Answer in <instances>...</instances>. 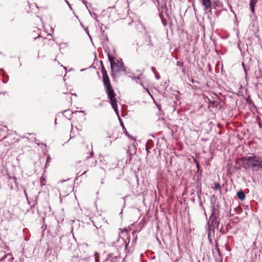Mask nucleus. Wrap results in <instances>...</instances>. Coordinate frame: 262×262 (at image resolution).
<instances>
[{"mask_svg":"<svg viewBox=\"0 0 262 262\" xmlns=\"http://www.w3.org/2000/svg\"><path fill=\"white\" fill-rule=\"evenodd\" d=\"M102 77L103 82L105 88L106 89V92L108 98H109L111 101L112 107L114 108V111L116 112V113L118 114L117 100L115 98V92L111 84L109 77L108 75L103 76Z\"/></svg>","mask_w":262,"mask_h":262,"instance_id":"nucleus-1","label":"nucleus"},{"mask_svg":"<svg viewBox=\"0 0 262 262\" xmlns=\"http://www.w3.org/2000/svg\"><path fill=\"white\" fill-rule=\"evenodd\" d=\"M237 196L238 198L241 201L245 200V199L246 198L245 194L244 193V192H243V190H241V191L237 192Z\"/></svg>","mask_w":262,"mask_h":262,"instance_id":"nucleus-10","label":"nucleus"},{"mask_svg":"<svg viewBox=\"0 0 262 262\" xmlns=\"http://www.w3.org/2000/svg\"><path fill=\"white\" fill-rule=\"evenodd\" d=\"M85 31H86V32H87V34H88V35H89V36H90V34H89V31H88V28L85 29Z\"/></svg>","mask_w":262,"mask_h":262,"instance_id":"nucleus-28","label":"nucleus"},{"mask_svg":"<svg viewBox=\"0 0 262 262\" xmlns=\"http://www.w3.org/2000/svg\"><path fill=\"white\" fill-rule=\"evenodd\" d=\"M93 156H94V152H93V151H92L90 152V156L86 157V159H85V160H88L89 159H90L91 157H92Z\"/></svg>","mask_w":262,"mask_h":262,"instance_id":"nucleus-21","label":"nucleus"},{"mask_svg":"<svg viewBox=\"0 0 262 262\" xmlns=\"http://www.w3.org/2000/svg\"><path fill=\"white\" fill-rule=\"evenodd\" d=\"M258 168H262V161L259 160L258 159V162H257V170Z\"/></svg>","mask_w":262,"mask_h":262,"instance_id":"nucleus-13","label":"nucleus"},{"mask_svg":"<svg viewBox=\"0 0 262 262\" xmlns=\"http://www.w3.org/2000/svg\"><path fill=\"white\" fill-rule=\"evenodd\" d=\"M134 23L135 24L136 29L138 30L139 31H142V30H145V27L143 26V25L141 23V21L140 20L136 21L135 22L132 21V23L129 22L128 24V25H131Z\"/></svg>","mask_w":262,"mask_h":262,"instance_id":"nucleus-7","label":"nucleus"},{"mask_svg":"<svg viewBox=\"0 0 262 262\" xmlns=\"http://www.w3.org/2000/svg\"><path fill=\"white\" fill-rule=\"evenodd\" d=\"M25 194L26 196H27V192H26V191H25Z\"/></svg>","mask_w":262,"mask_h":262,"instance_id":"nucleus-33","label":"nucleus"},{"mask_svg":"<svg viewBox=\"0 0 262 262\" xmlns=\"http://www.w3.org/2000/svg\"><path fill=\"white\" fill-rule=\"evenodd\" d=\"M70 112V110H65V111L63 112V113H67V112Z\"/></svg>","mask_w":262,"mask_h":262,"instance_id":"nucleus-30","label":"nucleus"},{"mask_svg":"<svg viewBox=\"0 0 262 262\" xmlns=\"http://www.w3.org/2000/svg\"><path fill=\"white\" fill-rule=\"evenodd\" d=\"M215 7H216V5H215V4H212L211 8H215Z\"/></svg>","mask_w":262,"mask_h":262,"instance_id":"nucleus-26","label":"nucleus"},{"mask_svg":"<svg viewBox=\"0 0 262 262\" xmlns=\"http://www.w3.org/2000/svg\"><path fill=\"white\" fill-rule=\"evenodd\" d=\"M219 210L217 208H216L214 206L212 207L211 214L213 216H219Z\"/></svg>","mask_w":262,"mask_h":262,"instance_id":"nucleus-11","label":"nucleus"},{"mask_svg":"<svg viewBox=\"0 0 262 262\" xmlns=\"http://www.w3.org/2000/svg\"><path fill=\"white\" fill-rule=\"evenodd\" d=\"M151 70L154 73H155V68L154 67L151 68Z\"/></svg>","mask_w":262,"mask_h":262,"instance_id":"nucleus-27","label":"nucleus"},{"mask_svg":"<svg viewBox=\"0 0 262 262\" xmlns=\"http://www.w3.org/2000/svg\"><path fill=\"white\" fill-rule=\"evenodd\" d=\"M35 143L38 144V143H37V142H35Z\"/></svg>","mask_w":262,"mask_h":262,"instance_id":"nucleus-41","label":"nucleus"},{"mask_svg":"<svg viewBox=\"0 0 262 262\" xmlns=\"http://www.w3.org/2000/svg\"><path fill=\"white\" fill-rule=\"evenodd\" d=\"M80 113H84L83 111H80Z\"/></svg>","mask_w":262,"mask_h":262,"instance_id":"nucleus-36","label":"nucleus"},{"mask_svg":"<svg viewBox=\"0 0 262 262\" xmlns=\"http://www.w3.org/2000/svg\"><path fill=\"white\" fill-rule=\"evenodd\" d=\"M156 78H157V79H160V76H159V75L157 76V75L156 74Z\"/></svg>","mask_w":262,"mask_h":262,"instance_id":"nucleus-31","label":"nucleus"},{"mask_svg":"<svg viewBox=\"0 0 262 262\" xmlns=\"http://www.w3.org/2000/svg\"><path fill=\"white\" fill-rule=\"evenodd\" d=\"M35 143L38 144V143H37V142H35Z\"/></svg>","mask_w":262,"mask_h":262,"instance_id":"nucleus-40","label":"nucleus"},{"mask_svg":"<svg viewBox=\"0 0 262 262\" xmlns=\"http://www.w3.org/2000/svg\"><path fill=\"white\" fill-rule=\"evenodd\" d=\"M35 143L38 144V143H37V142H35Z\"/></svg>","mask_w":262,"mask_h":262,"instance_id":"nucleus-42","label":"nucleus"},{"mask_svg":"<svg viewBox=\"0 0 262 262\" xmlns=\"http://www.w3.org/2000/svg\"><path fill=\"white\" fill-rule=\"evenodd\" d=\"M146 150L147 151V152L148 151V148H147V146H146Z\"/></svg>","mask_w":262,"mask_h":262,"instance_id":"nucleus-32","label":"nucleus"},{"mask_svg":"<svg viewBox=\"0 0 262 262\" xmlns=\"http://www.w3.org/2000/svg\"><path fill=\"white\" fill-rule=\"evenodd\" d=\"M122 126H123V128L125 129L124 130V133L125 134V135H126L127 136L129 137V134L128 133V132H127V130H126V129L125 128L124 126H123V125H122Z\"/></svg>","mask_w":262,"mask_h":262,"instance_id":"nucleus-23","label":"nucleus"},{"mask_svg":"<svg viewBox=\"0 0 262 262\" xmlns=\"http://www.w3.org/2000/svg\"><path fill=\"white\" fill-rule=\"evenodd\" d=\"M242 161L245 165V168H249L251 167L254 170H257V162H258V158L255 156L253 157H245L242 158Z\"/></svg>","mask_w":262,"mask_h":262,"instance_id":"nucleus-3","label":"nucleus"},{"mask_svg":"<svg viewBox=\"0 0 262 262\" xmlns=\"http://www.w3.org/2000/svg\"><path fill=\"white\" fill-rule=\"evenodd\" d=\"M102 76L107 75V72L103 66L102 67Z\"/></svg>","mask_w":262,"mask_h":262,"instance_id":"nucleus-16","label":"nucleus"},{"mask_svg":"<svg viewBox=\"0 0 262 262\" xmlns=\"http://www.w3.org/2000/svg\"><path fill=\"white\" fill-rule=\"evenodd\" d=\"M102 76L107 75V72L103 66L102 67Z\"/></svg>","mask_w":262,"mask_h":262,"instance_id":"nucleus-15","label":"nucleus"},{"mask_svg":"<svg viewBox=\"0 0 262 262\" xmlns=\"http://www.w3.org/2000/svg\"><path fill=\"white\" fill-rule=\"evenodd\" d=\"M162 15V14H160V17H161Z\"/></svg>","mask_w":262,"mask_h":262,"instance_id":"nucleus-39","label":"nucleus"},{"mask_svg":"<svg viewBox=\"0 0 262 262\" xmlns=\"http://www.w3.org/2000/svg\"><path fill=\"white\" fill-rule=\"evenodd\" d=\"M39 37V36H38V37ZM37 38H38V37H35L34 39H37Z\"/></svg>","mask_w":262,"mask_h":262,"instance_id":"nucleus-37","label":"nucleus"},{"mask_svg":"<svg viewBox=\"0 0 262 262\" xmlns=\"http://www.w3.org/2000/svg\"><path fill=\"white\" fill-rule=\"evenodd\" d=\"M147 38H148V42L143 46V50L145 51H150L154 47V43L150 35H147Z\"/></svg>","mask_w":262,"mask_h":262,"instance_id":"nucleus-5","label":"nucleus"},{"mask_svg":"<svg viewBox=\"0 0 262 262\" xmlns=\"http://www.w3.org/2000/svg\"><path fill=\"white\" fill-rule=\"evenodd\" d=\"M114 257H113V254L111 253L108 254V257L106 259V261L109 260L110 258H113Z\"/></svg>","mask_w":262,"mask_h":262,"instance_id":"nucleus-18","label":"nucleus"},{"mask_svg":"<svg viewBox=\"0 0 262 262\" xmlns=\"http://www.w3.org/2000/svg\"><path fill=\"white\" fill-rule=\"evenodd\" d=\"M183 62H182L181 61H177V65L178 66H182V67H183Z\"/></svg>","mask_w":262,"mask_h":262,"instance_id":"nucleus-22","label":"nucleus"},{"mask_svg":"<svg viewBox=\"0 0 262 262\" xmlns=\"http://www.w3.org/2000/svg\"><path fill=\"white\" fill-rule=\"evenodd\" d=\"M117 257L115 256L113 258H110V259L108 261H110V262H116L117 261Z\"/></svg>","mask_w":262,"mask_h":262,"instance_id":"nucleus-20","label":"nucleus"},{"mask_svg":"<svg viewBox=\"0 0 262 262\" xmlns=\"http://www.w3.org/2000/svg\"><path fill=\"white\" fill-rule=\"evenodd\" d=\"M51 160V158L50 157H48L46 160V164H47L48 162H49Z\"/></svg>","mask_w":262,"mask_h":262,"instance_id":"nucleus-24","label":"nucleus"},{"mask_svg":"<svg viewBox=\"0 0 262 262\" xmlns=\"http://www.w3.org/2000/svg\"><path fill=\"white\" fill-rule=\"evenodd\" d=\"M137 78L138 79H139V78H140V76H139Z\"/></svg>","mask_w":262,"mask_h":262,"instance_id":"nucleus-35","label":"nucleus"},{"mask_svg":"<svg viewBox=\"0 0 262 262\" xmlns=\"http://www.w3.org/2000/svg\"><path fill=\"white\" fill-rule=\"evenodd\" d=\"M128 243H125V248H127V247L128 246Z\"/></svg>","mask_w":262,"mask_h":262,"instance_id":"nucleus-29","label":"nucleus"},{"mask_svg":"<svg viewBox=\"0 0 262 262\" xmlns=\"http://www.w3.org/2000/svg\"><path fill=\"white\" fill-rule=\"evenodd\" d=\"M86 171H84V172L82 174H82H85V173H86Z\"/></svg>","mask_w":262,"mask_h":262,"instance_id":"nucleus-34","label":"nucleus"},{"mask_svg":"<svg viewBox=\"0 0 262 262\" xmlns=\"http://www.w3.org/2000/svg\"><path fill=\"white\" fill-rule=\"evenodd\" d=\"M242 67L244 68V71H245V73H246V68H245V66L244 62H242Z\"/></svg>","mask_w":262,"mask_h":262,"instance_id":"nucleus-25","label":"nucleus"},{"mask_svg":"<svg viewBox=\"0 0 262 262\" xmlns=\"http://www.w3.org/2000/svg\"><path fill=\"white\" fill-rule=\"evenodd\" d=\"M219 220V216H213V215L211 214L209 220Z\"/></svg>","mask_w":262,"mask_h":262,"instance_id":"nucleus-17","label":"nucleus"},{"mask_svg":"<svg viewBox=\"0 0 262 262\" xmlns=\"http://www.w3.org/2000/svg\"><path fill=\"white\" fill-rule=\"evenodd\" d=\"M107 56L111 64L112 76L114 77L118 75L126 74L125 67L122 60H117V62H115L114 58L111 56L110 53L107 54Z\"/></svg>","mask_w":262,"mask_h":262,"instance_id":"nucleus-2","label":"nucleus"},{"mask_svg":"<svg viewBox=\"0 0 262 262\" xmlns=\"http://www.w3.org/2000/svg\"><path fill=\"white\" fill-rule=\"evenodd\" d=\"M257 0H250V8L251 11L252 13H254L255 5L257 3Z\"/></svg>","mask_w":262,"mask_h":262,"instance_id":"nucleus-9","label":"nucleus"},{"mask_svg":"<svg viewBox=\"0 0 262 262\" xmlns=\"http://www.w3.org/2000/svg\"><path fill=\"white\" fill-rule=\"evenodd\" d=\"M123 243H124V241L123 239H122Z\"/></svg>","mask_w":262,"mask_h":262,"instance_id":"nucleus-38","label":"nucleus"},{"mask_svg":"<svg viewBox=\"0 0 262 262\" xmlns=\"http://www.w3.org/2000/svg\"><path fill=\"white\" fill-rule=\"evenodd\" d=\"M97 163V160H94L89 165V166H90L91 167H94L96 165Z\"/></svg>","mask_w":262,"mask_h":262,"instance_id":"nucleus-14","label":"nucleus"},{"mask_svg":"<svg viewBox=\"0 0 262 262\" xmlns=\"http://www.w3.org/2000/svg\"><path fill=\"white\" fill-rule=\"evenodd\" d=\"M219 220H209V221L207 222L206 229L207 231L208 237L210 242L211 240L210 239V232L212 230L213 232H214L215 228L217 229H219Z\"/></svg>","mask_w":262,"mask_h":262,"instance_id":"nucleus-4","label":"nucleus"},{"mask_svg":"<svg viewBox=\"0 0 262 262\" xmlns=\"http://www.w3.org/2000/svg\"><path fill=\"white\" fill-rule=\"evenodd\" d=\"M201 3L204 7V10H208V12L211 14V9L212 7V4L211 3V0H201Z\"/></svg>","mask_w":262,"mask_h":262,"instance_id":"nucleus-6","label":"nucleus"},{"mask_svg":"<svg viewBox=\"0 0 262 262\" xmlns=\"http://www.w3.org/2000/svg\"><path fill=\"white\" fill-rule=\"evenodd\" d=\"M221 188L220 185L219 183H215V189H220Z\"/></svg>","mask_w":262,"mask_h":262,"instance_id":"nucleus-19","label":"nucleus"},{"mask_svg":"<svg viewBox=\"0 0 262 262\" xmlns=\"http://www.w3.org/2000/svg\"><path fill=\"white\" fill-rule=\"evenodd\" d=\"M7 259V262H13L14 257L10 253L5 254L2 258H0V262L4 261Z\"/></svg>","mask_w":262,"mask_h":262,"instance_id":"nucleus-8","label":"nucleus"},{"mask_svg":"<svg viewBox=\"0 0 262 262\" xmlns=\"http://www.w3.org/2000/svg\"><path fill=\"white\" fill-rule=\"evenodd\" d=\"M215 250L216 251V252L218 253V254L220 255V250L217 241H215Z\"/></svg>","mask_w":262,"mask_h":262,"instance_id":"nucleus-12","label":"nucleus"}]
</instances>
